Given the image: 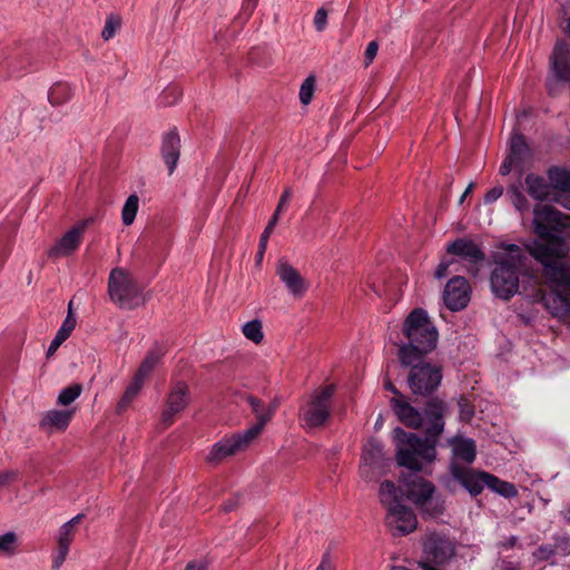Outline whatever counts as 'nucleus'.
Listing matches in <instances>:
<instances>
[{
    "mask_svg": "<svg viewBox=\"0 0 570 570\" xmlns=\"http://www.w3.org/2000/svg\"><path fill=\"white\" fill-rule=\"evenodd\" d=\"M68 527L69 525H61L57 537V552L52 560V567L55 569H59L66 561L70 544L75 539L76 530H71Z\"/></svg>",
    "mask_w": 570,
    "mask_h": 570,
    "instance_id": "21",
    "label": "nucleus"
},
{
    "mask_svg": "<svg viewBox=\"0 0 570 570\" xmlns=\"http://www.w3.org/2000/svg\"><path fill=\"white\" fill-rule=\"evenodd\" d=\"M185 570H206V564L199 561H191L187 563Z\"/></svg>",
    "mask_w": 570,
    "mask_h": 570,
    "instance_id": "53",
    "label": "nucleus"
},
{
    "mask_svg": "<svg viewBox=\"0 0 570 570\" xmlns=\"http://www.w3.org/2000/svg\"><path fill=\"white\" fill-rule=\"evenodd\" d=\"M315 77L308 76L299 88V100L303 105H308L313 98L315 90Z\"/></svg>",
    "mask_w": 570,
    "mask_h": 570,
    "instance_id": "39",
    "label": "nucleus"
},
{
    "mask_svg": "<svg viewBox=\"0 0 570 570\" xmlns=\"http://www.w3.org/2000/svg\"><path fill=\"white\" fill-rule=\"evenodd\" d=\"M277 223L278 222H276V217H272L271 220L268 222L267 226L265 227L264 232L261 235L259 244H258V252H257V261L258 262H261L264 257L269 236L272 235L274 227L276 226Z\"/></svg>",
    "mask_w": 570,
    "mask_h": 570,
    "instance_id": "38",
    "label": "nucleus"
},
{
    "mask_svg": "<svg viewBox=\"0 0 570 570\" xmlns=\"http://www.w3.org/2000/svg\"><path fill=\"white\" fill-rule=\"evenodd\" d=\"M279 405L278 399H274L271 404L267 406V414H269V420L273 417L275 411L277 410Z\"/></svg>",
    "mask_w": 570,
    "mask_h": 570,
    "instance_id": "54",
    "label": "nucleus"
},
{
    "mask_svg": "<svg viewBox=\"0 0 570 570\" xmlns=\"http://www.w3.org/2000/svg\"><path fill=\"white\" fill-rule=\"evenodd\" d=\"M139 198L137 195H130L121 210V219L124 225L129 226L134 223L138 212Z\"/></svg>",
    "mask_w": 570,
    "mask_h": 570,
    "instance_id": "33",
    "label": "nucleus"
},
{
    "mask_svg": "<svg viewBox=\"0 0 570 570\" xmlns=\"http://www.w3.org/2000/svg\"><path fill=\"white\" fill-rule=\"evenodd\" d=\"M119 27H120V20L115 17H109L106 20L105 27L101 31L102 39L106 41L110 40L115 36V33L119 29Z\"/></svg>",
    "mask_w": 570,
    "mask_h": 570,
    "instance_id": "41",
    "label": "nucleus"
},
{
    "mask_svg": "<svg viewBox=\"0 0 570 570\" xmlns=\"http://www.w3.org/2000/svg\"><path fill=\"white\" fill-rule=\"evenodd\" d=\"M446 252L451 255L459 256L472 264L482 263L485 258V255L481 248L473 240L466 238H459L449 244Z\"/></svg>",
    "mask_w": 570,
    "mask_h": 570,
    "instance_id": "19",
    "label": "nucleus"
},
{
    "mask_svg": "<svg viewBox=\"0 0 570 570\" xmlns=\"http://www.w3.org/2000/svg\"><path fill=\"white\" fill-rule=\"evenodd\" d=\"M292 198V189L291 188H286L279 200H278V204H277V207H276V210L274 213V215L272 217H276V222H278L279 219V215L284 210V208L287 206L288 202L291 200Z\"/></svg>",
    "mask_w": 570,
    "mask_h": 570,
    "instance_id": "42",
    "label": "nucleus"
},
{
    "mask_svg": "<svg viewBox=\"0 0 570 570\" xmlns=\"http://www.w3.org/2000/svg\"><path fill=\"white\" fill-rule=\"evenodd\" d=\"M315 570H334V566L327 554L323 556L321 563Z\"/></svg>",
    "mask_w": 570,
    "mask_h": 570,
    "instance_id": "50",
    "label": "nucleus"
},
{
    "mask_svg": "<svg viewBox=\"0 0 570 570\" xmlns=\"http://www.w3.org/2000/svg\"><path fill=\"white\" fill-rule=\"evenodd\" d=\"M443 412H444V404L440 401H432L429 403L426 409V414L432 419V425L428 430V433L432 438H436L441 434L443 431Z\"/></svg>",
    "mask_w": 570,
    "mask_h": 570,
    "instance_id": "26",
    "label": "nucleus"
},
{
    "mask_svg": "<svg viewBox=\"0 0 570 570\" xmlns=\"http://www.w3.org/2000/svg\"><path fill=\"white\" fill-rule=\"evenodd\" d=\"M504 253L491 275V287L497 296L509 299L519 288L518 269L522 262V249L514 244L503 245Z\"/></svg>",
    "mask_w": 570,
    "mask_h": 570,
    "instance_id": "4",
    "label": "nucleus"
},
{
    "mask_svg": "<svg viewBox=\"0 0 570 570\" xmlns=\"http://www.w3.org/2000/svg\"><path fill=\"white\" fill-rule=\"evenodd\" d=\"M401 365L409 368L407 385L415 395H430L441 384L442 367L426 361V357H417L411 364Z\"/></svg>",
    "mask_w": 570,
    "mask_h": 570,
    "instance_id": "8",
    "label": "nucleus"
},
{
    "mask_svg": "<svg viewBox=\"0 0 570 570\" xmlns=\"http://www.w3.org/2000/svg\"><path fill=\"white\" fill-rule=\"evenodd\" d=\"M85 228V224L71 227L48 250V257L57 259L69 256L76 252L82 242Z\"/></svg>",
    "mask_w": 570,
    "mask_h": 570,
    "instance_id": "15",
    "label": "nucleus"
},
{
    "mask_svg": "<svg viewBox=\"0 0 570 570\" xmlns=\"http://www.w3.org/2000/svg\"><path fill=\"white\" fill-rule=\"evenodd\" d=\"M391 402L396 415L405 425L413 429H417L422 425L423 419L421 413L410 405L404 399L394 397Z\"/></svg>",
    "mask_w": 570,
    "mask_h": 570,
    "instance_id": "20",
    "label": "nucleus"
},
{
    "mask_svg": "<svg viewBox=\"0 0 570 570\" xmlns=\"http://www.w3.org/2000/svg\"><path fill=\"white\" fill-rule=\"evenodd\" d=\"M377 51H379V43L376 41H371L367 47H366V50H365V53H364V65L365 67H368L374 58L376 57L377 55Z\"/></svg>",
    "mask_w": 570,
    "mask_h": 570,
    "instance_id": "45",
    "label": "nucleus"
},
{
    "mask_svg": "<svg viewBox=\"0 0 570 570\" xmlns=\"http://www.w3.org/2000/svg\"><path fill=\"white\" fill-rule=\"evenodd\" d=\"M417 564L422 570H440L428 561H419Z\"/></svg>",
    "mask_w": 570,
    "mask_h": 570,
    "instance_id": "55",
    "label": "nucleus"
},
{
    "mask_svg": "<svg viewBox=\"0 0 570 570\" xmlns=\"http://www.w3.org/2000/svg\"><path fill=\"white\" fill-rule=\"evenodd\" d=\"M385 453L380 442L370 440L363 449L362 463L360 465L361 478L370 481L385 468Z\"/></svg>",
    "mask_w": 570,
    "mask_h": 570,
    "instance_id": "12",
    "label": "nucleus"
},
{
    "mask_svg": "<svg viewBox=\"0 0 570 570\" xmlns=\"http://www.w3.org/2000/svg\"><path fill=\"white\" fill-rule=\"evenodd\" d=\"M451 471L453 476L460 481L471 495H479L484 487L504 498L518 495V490L513 483L503 481L488 472L466 470L455 463L452 464Z\"/></svg>",
    "mask_w": 570,
    "mask_h": 570,
    "instance_id": "6",
    "label": "nucleus"
},
{
    "mask_svg": "<svg viewBox=\"0 0 570 570\" xmlns=\"http://www.w3.org/2000/svg\"><path fill=\"white\" fill-rule=\"evenodd\" d=\"M71 304H72V302L69 303V313H68L66 320L63 321L62 325L58 330L56 336L53 337V340L51 341V343L48 347V351H47L48 357L52 356L56 353V351L59 348V346L70 336L71 332L73 331V328L76 326V318L71 314Z\"/></svg>",
    "mask_w": 570,
    "mask_h": 570,
    "instance_id": "23",
    "label": "nucleus"
},
{
    "mask_svg": "<svg viewBox=\"0 0 570 570\" xmlns=\"http://www.w3.org/2000/svg\"><path fill=\"white\" fill-rule=\"evenodd\" d=\"M253 441V433H246L244 431L225 436L213 445L206 456V461L210 464H218L226 458L245 451Z\"/></svg>",
    "mask_w": 570,
    "mask_h": 570,
    "instance_id": "11",
    "label": "nucleus"
},
{
    "mask_svg": "<svg viewBox=\"0 0 570 570\" xmlns=\"http://www.w3.org/2000/svg\"><path fill=\"white\" fill-rule=\"evenodd\" d=\"M73 96V90L68 83H55L48 94V100L52 106H60L69 101Z\"/></svg>",
    "mask_w": 570,
    "mask_h": 570,
    "instance_id": "29",
    "label": "nucleus"
},
{
    "mask_svg": "<svg viewBox=\"0 0 570 570\" xmlns=\"http://www.w3.org/2000/svg\"><path fill=\"white\" fill-rule=\"evenodd\" d=\"M423 552L428 562L435 566L448 563L454 556L456 546L448 535L439 532L426 533L423 542Z\"/></svg>",
    "mask_w": 570,
    "mask_h": 570,
    "instance_id": "10",
    "label": "nucleus"
},
{
    "mask_svg": "<svg viewBox=\"0 0 570 570\" xmlns=\"http://www.w3.org/2000/svg\"><path fill=\"white\" fill-rule=\"evenodd\" d=\"M424 519H436L444 512L443 501H413Z\"/></svg>",
    "mask_w": 570,
    "mask_h": 570,
    "instance_id": "30",
    "label": "nucleus"
},
{
    "mask_svg": "<svg viewBox=\"0 0 570 570\" xmlns=\"http://www.w3.org/2000/svg\"><path fill=\"white\" fill-rule=\"evenodd\" d=\"M190 402L189 387L184 382H176L167 396L161 412V423L167 428L174 423V417L181 413Z\"/></svg>",
    "mask_w": 570,
    "mask_h": 570,
    "instance_id": "13",
    "label": "nucleus"
},
{
    "mask_svg": "<svg viewBox=\"0 0 570 570\" xmlns=\"http://www.w3.org/2000/svg\"><path fill=\"white\" fill-rule=\"evenodd\" d=\"M528 151V146L525 144L524 137L520 134H513L510 138V156L518 160H522Z\"/></svg>",
    "mask_w": 570,
    "mask_h": 570,
    "instance_id": "36",
    "label": "nucleus"
},
{
    "mask_svg": "<svg viewBox=\"0 0 570 570\" xmlns=\"http://www.w3.org/2000/svg\"><path fill=\"white\" fill-rule=\"evenodd\" d=\"M384 389L392 392L394 395H396L397 397H402L403 396L401 395V393L399 392V390L394 386V384L392 383V381L390 379H385L384 380Z\"/></svg>",
    "mask_w": 570,
    "mask_h": 570,
    "instance_id": "51",
    "label": "nucleus"
},
{
    "mask_svg": "<svg viewBox=\"0 0 570 570\" xmlns=\"http://www.w3.org/2000/svg\"><path fill=\"white\" fill-rule=\"evenodd\" d=\"M110 299L121 308L134 309L145 304L141 288L125 268H114L108 277Z\"/></svg>",
    "mask_w": 570,
    "mask_h": 570,
    "instance_id": "7",
    "label": "nucleus"
},
{
    "mask_svg": "<svg viewBox=\"0 0 570 570\" xmlns=\"http://www.w3.org/2000/svg\"><path fill=\"white\" fill-rule=\"evenodd\" d=\"M246 400L252 407L253 413L256 415L257 422L246 429L244 432L246 433H253V439L255 440L264 430L266 423L269 421V414H267V406L264 405V403L258 400L257 397L253 395H247Z\"/></svg>",
    "mask_w": 570,
    "mask_h": 570,
    "instance_id": "22",
    "label": "nucleus"
},
{
    "mask_svg": "<svg viewBox=\"0 0 570 570\" xmlns=\"http://www.w3.org/2000/svg\"><path fill=\"white\" fill-rule=\"evenodd\" d=\"M256 4L257 0H248L245 8L246 10L252 12L255 9Z\"/></svg>",
    "mask_w": 570,
    "mask_h": 570,
    "instance_id": "57",
    "label": "nucleus"
},
{
    "mask_svg": "<svg viewBox=\"0 0 570 570\" xmlns=\"http://www.w3.org/2000/svg\"><path fill=\"white\" fill-rule=\"evenodd\" d=\"M393 439L396 443L397 464L412 472L403 478L400 488H396L391 481H384L380 487L381 497L401 499V493L406 499H431L434 485L417 472L422 470L421 460L432 461L434 459V443H431L428 438L421 439L413 433H406L401 428L394 429Z\"/></svg>",
    "mask_w": 570,
    "mask_h": 570,
    "instance_id": "2",
    "label": "nucleus"
},
{
    "mask_svg": "<svg viewBox=\"0 0 570 570\" xmlns=\"http://www.w3.org/2000/svg\"><path fill=\"white\" fill-rule=\"evenodd\" d=\"M335 386L327 384L313 391L299 407L298 422L307 430L324 426L331 417Z\"/></svg>",
    "mask_w": 570,
    "mask_h": 570,
    "instance_id": "5",
    "label": "nucleus"
},
{
    "mask_svg": "<svg viewBox=\"0 0 570 570\" xmlns=\"http://www.w3.org/2000/svg\"><path fill=\"white\" fill-rule=\"evenodd\" d=\"M180 96H181V91L178 88H176V87L167 88L163 92V104L173 105L180 98Z\"/></svg>",
    "mask_w": 570,
    "mask_h": 570,
    "instance_id": "43",
    "label": "nucleus"
},
{
    "mask_svg": "<svg viewBox=\"0 0 570 570\" xmlns=\"http://www.w3.org/2000/svg\"><path fill=\"white\" fill-rule=\"evenodd\" d=\"M402 335L406 342L397 351L400 364H411L417 357H426L438 346L439 332L423 308L409 313L402 324Z\"/></svg>",
    "mask_w": 570,
    "mask_h": 570,
    "instance_id": "3",
    "label": "nucleus"
},
{
    "mask_svg": "<svg viewBox=\"0 0 570 570\" xmlns=\"http://www.w3.org/2000/svg\"><path fill=\"white\" fill-rule=\"evenodd\" d=\"M161 356L163 352L160 350L149 351L135 375L145 381L148 377V375L153 372L155 366L158 364Z\"/></svg>",
    "mask_w": 570,
    "mask_h": 570,
    "instance_id": "31",
    "label": "nucleus"
},
{
    "mask_svg": "<svg viewBox=\"0 0 570 570\" xmlns=\"http://www.w3.org/2000/svg\"><path fill=\"white\" fill-rule=\"evenodd\" d=\"M83 517L85 515L82 513H79L76 517H73L72 519H70L69 521H67L66 523H63L62 525H69L68 527L69 529L75 530L76 525L80 523V521L83 519Z\"/></svg>",
    "mask_w": 570,
    "mask_h": 570,
    "instance_id": "52",
    "label": "nucleus"
},
{
    "mask_svg": "<svg viewBox=\"0 0 570 570\" xmlns=\"http://www.w3.org/2000/svg\"><path fill=\"white\" fill-rule=\"evenodd\" d=\"M473 188H474V184H473V183H470V184H469V186L466 187V189L464 190V193L462 194V196H461V197H460V199H459V203H460V204H462V203L464 202L465 197H466L470 193H472Z\"/></svg>",
    "mask_w": 570,
    "mask_h": 570,
    "instance_id": "56",
    "label": "nucleus"
},
{
    "mask_svg": "<svg viewBox=\"0 0 570 570\" xmlns=\"http://www.w3.org/2000/svg\"><path fill=\"white\" fill-rule=\"evenodd\" d=\"M180 137L176 129L168 131L164 135L160 154L168 167V173L171 175L177 166L180 157Z\"/></svg>",
    "mask_w": 570,
    "mask_h": 570,
    "instance_id": "18",
    "label": "nucleus"
},
{
    "mask_svg": "<svg viewBox=\"0 0 570 570\" xmlns=\"http://www.w3.org/2000/svg\"><path fill=\"white\" fill-rule=\"evenodd\" d=\"M452 452L456 459L465 463H472L475 459V444L470 439L454 438L451 441Z\"/></svg>",
    "mask_w": 570,
    "mask_h": 570,
    "instance_id": "24",
    "label": "nucleus"
},
{
    "mask_svg": "<svg viewBox=\"0 0 570 570\" xmlns=\"http://www.w3.org/2000/svg\"><path fill=\"white\" fill-rule=\"evenodd\" d=\"M17 549V534L14 532H7L0 535V552L11 556Z\"/></svg>",
    "mask_w": 570,
    "mask_h": 570,
    "instance_id": "40",
    "label": "nucleus"
},
{
    "mask_svg": "<svg viewBox=\"0 0 570 570\" xmlns=\"http://www.w3.org/2000/svg\"><path fill=\"white\" fill-rule=\"evenodd\" d=\"M567 31H568V33L570 35V19H569V20H568V22H567Z\"/></svg>",
    "mask_w": 570,
    "mask_h": 570,
    "instance_id": "59",
    "label": "nucleus"
},
{
    "mask_svg": "<svg viewBox=\"0 0 570 570\" xmlns=\"http://www.w3.org/2000/svg\"><path fill=\"white\" fill-rule=\"evenodd\" d=\"M452 262H445V261H442L439 266L436 267V271H435V277L436 278H443L448 275V269H449V266L451 265Z\"/></svg>",
    "mask_w": 570,
    "mask_h": 570,
    "instance_id": "49",
    "label": "nucleus"
},
{
    "mask_svg": "<svg viewBox=\"0 0 570 570\" xmlns=\"http://www.w3.org/2000/svg\"><path fill=\"white\" fill-rule=\"evenodd\" d=\"M551 59L556 77L560 80L569 81L570 65L568 62V56L566 50L563 49V46H556Z\"/></svg>",
    "mask_w": 570,
    "mask_h": 570,
    "instance_id": "25",
    "label": "nucleus"
},
{
    "mask_svg": "<svg viewBox=\"0 0 570 570\" xmlns=\"http://www.w3.org/2000/svg\"><path fill=\"white\" fill-rule=\"evenodd\" d=\"M503 194V187L495 186L491 188L484 196V203L485 204H492L495 200H498Z\"/></svg>",
    "mask_w": 570,
    "mask_h": 570,
    "instance_id": "47",
    "label": "nucleus"
},
{
    "mask_svg": "<svg viewBox=\"0 0 570 570\" xmlns=\"http://www.w3.org/2000/svg\"><path fill=\"white\" fill-rule=\"evenodd\" d=\"M82 392V385L73 383L62 389L57 397V404L61 406H68L76 401Z\"/></svg>",
    "mask_w": 570,
    "mask_h": 570,
    "instance_id": "32",
    "label": "nucleus"
},
{
    "mask_svg": "<svg viewBox=\"0 0 570 570\" xmlns=\"http://www.w3.org/2000/svg\"><path fill=\"white\" fill-rule=\"evenodd\" d=\"M549 178L551 180V184L561 190H570V171L560 169V168H553L549 170Z\"/></svg>",
    "mask_w": 570,
    "mask_h": 570,
    "instance_id": "34",
    "label": "nucleus"
},
{
    "mask_svg": "<svg viewBox=\"0 0 570 570\" xmlns=\"http://www.w3.org/2000/svg\"><path fill=\"white\" fill-rule=\"evenodd\" d=\"M386 510L385 525L393 537H403L417 528V518L413 509L404 501H382Z\"/></svg>",
    "mask_w": 570,
    "mask_h": 570,
    "instance_id": "9",
    "label": "nucleus"
},
{
    "mask_svg": "<svg viewBox=\"0 0 570 570\" xmlns=\"http://www.w3.org/2000/svg\"><path fill=\"white\" fill-rule=\"evenodd\" d=\"M327 23V11L320 8L314 16V26L317 31H323Z\"/></svg>",
    "mask_w": 570,
    "mask_h": 570,
    "instance_id": "44",
    "label": "nucleus"
},
{
    "mask_svg": "<svg viewBox=\"0 0 570 570\" xmlns=\"http://www.w3.org/2000/svg\"><path fill=\"white\" fill-rule=\"evenodd\" d=\"M519 163H521V161L515 159V158H513V156L508 155L507 158L503 160V163L500 166V169H499L500 174L503 175V176L510 174L512 168L515 165H518Z\"/></svg>",
    "mask_w": 570,
    "mask_h": 570,
    "instance_id": "46",
    "label": "nucleus"
},
{
    "mask_svg": "<svg viewBox=\"0 0 570 570\" xmlns=\"http://www.w3.org/2000/svg\"><path fill=\"white\" fill-rule=\"evenodd\" d=\"M75 413V409L49 410L43 413L39 422V428L48 434L62 432L69 426Z\"/></svg>",
    "mask_w": 570,
    "mask_h": 570,
    "instance_id": "17",
    "label": "nucleus"
},
{
    "mask_svg": "<svg viewBox=\"0 0 570 570\" xmlns=\"http://www.w3.org/2000/svg\"><path fill=\"white\" fill-rule=\"evenodd\" d=\"M144 383H145L144 380L134 375L131 382L127 386L124 395L121 396V399L119 400V402L117 404L116 411L118 413H121L129 407L131 402L135 400V397L138 395V393L142 389Z\"/></svg>",
    "mask_w": 570,
    "mask_h": 570,
    "instance_id": "28",
    "label": "nucleus"
},
{
    "mask_svg": "<svg viewBox=\"0 0 570 570\" xmlns=\"http://www.w3.org/2000/svg\"><path fill=\"white\" fill-rule=\"evenodd\" d=\"M562 206L567 209L570 210V197H567L563 202H562Z\"/></svg>",
    "mask_w": 570,
    "mask_h": 570,
    "instance_id": "58",
    "label": "nucleus"
},
{
    "mask_svg": "<svg viewBox=\"0 0 570 570\" xmlns=\"http://www.w3.org/2000/svg\"><path fill=\"white\" fill-rule=\"evenodd\" d=\"M508 195L515 209L520 213H524L529 208V203L525 196L521 193L518 186H511L508 189Z\"/></svg>",
    "mask_w": 570,
    "mask_h": 570,
    "instance_id": "37",
    "label": "nucleus"
},
{
    "mask_svg": "<svg viewBox=\"0 0 570 570\" xmlns=\"http://www.w3.org/2000/svg\"><path fill=\"white\" fill-rule=\"evenodd\" d=\"M276 274L293 296L302 297L306 293V281L288 262L281 259L276 266Z\"/></svg>",
    "mask_w": 570,
    "mask_h": 570,
    "instance_id": "16",
    "label": "nucleus"
},
{
    "mask_svg": "<svg viewBox=\"0 0 570 570\" xmlns=\"http://www.w3.org/2000/svg\"><path fill=\"white\" fill-rule=\"evenodd\" d=\"M470 285L462 276L451 278L443 291V301L450 311L458 312L470 302Z\"/></svg>",
    "mask_w": 570,
    "mask_h": 570,
    "instance_id": "14",
    "label": "nucleus"
},
{
    "mask_svg": "<svg viewBox=\"0 0 570 570\" xmlns=\"http://www.w3.org/2000/svg\"><path fill=\"white\" fill-rule=\"evenodd\" d=\"M528 193L538 200H546L550 196V186L546 179L530 174L525 177Z\"/></svg>",
    "mask_w": 570,
    "mask_h": 570,
    "instance_id": "27",
    "label": "nucleus"
},
{
    "mask_svg": "<svg viewBox=\"0 0 570 570\" xmlns=\"http://www.w3.org/2000/svg\"><path fill=\"white\" fill-rule=\"evenodd\" d=\"M243 334L254 343H261L264 338L262 322L258 320L247 322L243 326Z\"/></svg>",
    "mask_w": 570,
    "mask_h": 570,
    "instance_id": "35",
    "label": "nucleus"
},
{
    "mask_svg": "<svg viewBox=\"0 0 570 570\" xmlns=\"http://www.w3.org/2000/svg\"><path fill=\"white\" fill-rule=\"evenodd\" d=\"M17 473L13 471H0V487H3L14 480Z\"/></svg>",
    "mask_w": 570,
    "mask_h": 570,
    "instance_id": "48",
    "label": "nucleus"
},
{
    "mask_svg": "<svg viewBox=\"0 0 570 570\" xmlns=\"http://www.w3.org/2000/svg\"><path fill=\"white\" fill-rule=\"evenodd\" d=\"M532 224L538 238L525 247L552 288L543 298L544 305L552 315L564 314L570 308V266L566 262L570 247L560 233L570 229V217L550 205H537Z\"/></svg>",
    "mask_w": 570,
    "mask_h": 570,
    "instance_id": "1",
    "label": "nucleus"
}]
</instances>
